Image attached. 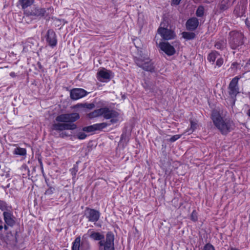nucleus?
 Wrapping results in <instances>:
<instances>
[{"label":"nucleus","instance_id":"obj_22","mask_svg":"<svg viewBox=\"0 0 250 250\" xmlns=\"http://www.w3.org/2000/svg\"><path fill=\"white\" fill-rule=\"evenodd\" d=\"M81 243V237H77L73 242L72 250H80Z\"/></svg>","mask_w":250,"mask_h":250},{"label":"nucleus","instance_id":"obj_11","mask_svg":"<svg viewBox=\"0 0 250 250\" xmlns=\"http://www.w3.org/2000/svg\"><path fill=\"white\" fill-rule=\"evenodd\" d=\"M102 109V116H103L106 119H111L110 122L112 123H115L117 122V120L114 118L117 117L119 115V114L117 112L113 110H110L106 107H103Z\"/></svg>","mask_w":250,"mask_h":250},{"label":"nucleus","instance_id":"obj_14","mask_svg":"<svg viewBox=\"0 0 250 250\" xmlns=\"http://www.w3.org/2000/svg\"><path fill=\"white\" fill-rule=\"evenodd\" d=\"M46 40L48 45L52 47L56 45L57 42L56 35L53 30L49 29L47 31Z\"/></svg>","mask_w":250,"mask_h":250},{"label":"nucleus","instance_id":"obj_17","mask_svg":"<svg viewBox=\"0 0 250 250\" xmlns=\"http://www.w3.org/2000/svg\"><path fill=\"white\" fill-rule=\"evenodd\" d=\"M199 25L198 20L196 18H192L188 20L186 22L187 28L189 30H195Z\"/></svg>","mask_w":250,"mask_h":250},{"label":"nucleus","instance_id":"obj_48","mask_svg":"<svg viewBox=\"0 0 250 250\" xmlns=\"http://www.w3.org/2000/svg\"><path fill=\"white\" fill-rule=\"evenodd\" d=\"M248 115L250 117V109H249L248 111Z\"/></svg>","mask_w":250,"mask_h":250},{"label":"nucleus","instance_id":"obj_5","mask_svg":"<svg viewBox=\"0 0 250 250\" xmlns=\"http://www.w3.org/2000/svg\"><path fill=\"white\" fill-rule=\"evenodd\" d=\"M80 118L77 113L62 114L56 117L55 121L57 122L72 124Z\"/></svg>","mask_w":250,"mask_h":250},{"label":"nucleus","instance_id":"obj_30","mask_svg":"<svg viewBox=\"0 0 250 250\" xmlns=\"http://www.w3.org/2000/svg\"><path fill=\"white\" fill-rule=\"evenodd\" d=\"M181 137L180 135H175L172 136L170 138H169V141L171 142H174L175 141L177 140Z\"/></svg>","mask_w":250,"mask_h":250},{"label":"nucleus","instance_id":"obj_47","mask_svg":"<svg viewBox=\"0 0 250 250\" xmlns=\"http://www.w3.org/2000/svg\"><path fill=\"white\" fill-rule=\"evenodd\" d=\"M246 24L248 26H249V22H248V19H246Z\"/></svg>","mask_w":250,"mask_h":250},{"label":"nucleus","instance_id":"obj_41","mask_svg":"<svg viewBox=\"0 0 250 250\" xmlns=\"http://www.w3.org/2000/svg\"><path fill=\"white\" fill-rule=\"evenodd\" d=\"M77 171V170L75 169V168H73L71 170V173L73 175H75Z\"/></svg>","mask_w":250,"mask_h":250},{"label":"nucleus","instance_id":"obj_19","mask_svg":"<svg viewBox=\"0 0 250 250\" xmlns=\"http://www.w3.org/2000/svg\"><path fill=\"white\" fill-rule=\"evenodd\" d=\"M90 237L94 240L103 241L104 235L100 232H92L90 235Z\"/></svg>","mask_w":250,"mask_h":250},{"label":"nucleus","instance_id":"obj_29","mask_svg":"<svg viewBox=\"0 0 250 250\" xmlns=\"http://www.w3.org/2000/svg\"><path fill=\"white\" fill-rule=\"evenodd\" d=\"M6 203L4 201L0 200V209L2 210H5L6 209Z\"/></svg>","mask_w":250,"mask_h":250},{"label":"nucleus","instance_id":"obj_18","mask_svg":"<svg viewBox=\"0 0 250 250\" xmlns=\"http://www.w3.org/2000/svg\"><path fill=\"white\" fill-rule=\"evenodd\" d=\"M3 214L5 223L8 226H13L15 224V221L12 218V214L6 211H4Z\"/></svg>","mask_w":250,"mask_h":250},{"label":"nucleus","instance_id":"obj_1","mask_svg":"<svg viewBox=\"0 0 250 250\" xmlns=\"http://www.w3.org/2000/svg\"><path fill=\"white\" fill-rule=\"evenodd\" d=\"M211 116L214 125L223 134H227L232 129V121L227 118H223L217 110L212 111Z\"/></svg>","mask_w":250,"mask_h":250},{"label":"nucleus","instance_id":"obj_43","mask_svg":"<svg viewBox=\"0 0 250 250\" xmlns=\"http://www.w3.org/2000/svg\"><path fill=\"white\" fill-rule=\"evenodd\" d=\"M3 222L2 220L0 219V230H1L3 229V226H2Z\"/></svg>","mask_w":250,"mask_h":250},{"label":"nucleus","instance_id":"obj_12","mask_svg":"<svg viewBox=\"0 0 250 250\" xmlns=\"http://www.w3.org/2000/svg\"><path fill=\"white\" fill-rule=\"evenodd\" d=\"M87 92L82 88H73L70 91V97L73 100L82 98L87 94Z\"/></svg>","mask_w":250,"mask_h":250},{"label":"nucleus","instance_id":"obj_33","mask_svg":"<svg viewBox=\"0 0 250 250\" xmlns=\"http://www.w3.org/2000/svg\"><path fill=\"white\" fill-rule=\"evenodd\" d=\"M224 60L222 58H219L217 60L216 64L217 66L220 67L223 63Z\"/></svg>","mask_w":250,"mask_h":250},{"label":"nucleus","instance_id":"obj_27","mask_svg":"<svg viewBox=\"0 0 250 250\" xmlns=\"http://www.w3.org/2000/svg\"><path fill=\"white\" fill-rule=\"evenodd\" d=\"M204 8L202 6H200L198 7L196 14L197 17H201L204 15Z\"/></svg>","mask_w":250,"mask_h":250},{"label":"nucleus","instance_id":"obj_40","mask_svg":"<svg viewBox=\"0 0 250 250\" xmlns=\"http://www.w3.org/2000/svg\"><path fill=\"white\" fill-rule=\"evenodd\" d=\"M191 218H192V219L193 221H196V220H197V217H196V216H194V211H193V212H192V215H191Z\"/></svg>","mask_w":250,"mask_h":250},{"label":"nucleus","instance_id":"obj_3","mask_svg":"<svg viewBox=\"0 0 250 250\" xmlns=\"http://www.w3.org/2000/svg\"><path fill=\"white\" fill-rule=\"evenodd\" d=\"M239 79L240 78L238 76L233 78L228 87V93L229 97L232 100L233 105L235 104L237 95L239 93V88L238 84Z\"/></svg>","mask_w":250,"mask_h":250},{"label":"nucleus","instance_id":"obj_6","mask_svg":"<svg viewBox=\"0 0 250 250\" xmlns=\"http://www.w3.org/2000/svg\"><path fill=\"white\" fill-rule=\"evenodd\" d=\"M77 128V125L74 124L64 123L63 122L54 123L52 124L51 129L60 132L65 130H73Z\"/></svg>","mask_w":250,"mask_h":250},{"label":"nucleus","instance_id":"obj_24","mask_svg":"<svg viewBox=\"0 0 250 250\" xmlns=\"http://www.w3.org/2000/svg\"><path fill=\"white\" fill-rule=\"evenodd\" d=\"M14 154L21 156H24L26 154V150L25 148L21 147H16L13 151Z\"/></svg>","mask_w":250,"mask_h":250},{"label":"nucleus","instance_id":"obj_34","mask_svg":"<svg viewBox=\"0 0 250 250\" xmlns=\"http://www.w3.org/2000/svg\"><path fill=\"white\" fill-rule=\"evenodd\" d=\"M77 138L79 139H84L86 138V135L83 132H80L77 135Z\"/></svg>","mask_w":250,"mask_h":250},{"label":"nucleus","instance_id":"obj_31","mask_svg":"<svg viewBox=\"0 0 250 250\" xmlns=\"http://www.w3.org/2000/svg\"><path fill=\"white\" fill-rule=\"evenodd\" d=\"M203 250H215V249L212 245L208 244L204 246Z\"/></svg>","mask_w":250,"mask_h":250},{"label":"nucleus","instance_id":"obj_42","mask_svg":"<svg viewBox=\"0 0 250 250\" xmlns=\"http://www.w3.org/2000/svg\"><path fill=\"white\" fill-rule=\"evenodd\" d=\"M238 65V63L236 62H234L232 63V66L234 67H237V65Z\"/></svg>","mask_w":250,"mask_h":250},{"label":"nucleus","instance_id":"obj_25","mask_svg":"<svg viewBox=\"0 0 250 250\" xmlns=\"http://www.w3.org/2000/svg\"><path fill=\"white\" fill-rule=\"evenodd\" d=\"M197 124L193 121H190V127L187 130L186 132H188V134H191L195 130Z\"/></svg>","mask_w":250,"mask_h":250},{"label":"nucleus","instance_id":"obj_2","mask_svg":"<svg viewBox=\"0 0 250 250\" xmlns=\"http://www.w3.org/2000/svg\"><path fill=\"white\" fill-rule=\"evenodd\" d=\"M228 43L232 49H239L244 44L243 34L236 31L230 32L228 37Z\"/></svg>","mask_w":250,"mask_h":250},{"label":"nucleus","instance_id":"obj_15","mask_svg":"<svg viewBox=\"0 0 250 250\" xmlns=\"http://www.w3.org/2000/svg\"><path fill=\"white\" fill-rule=\"evenodd\" d=\"M110 71L103 68L97 73V78L101 82H106L110 79Z\"/></svg>","mask_w":250,"mask_h":250},{"label":"nucleus","instance_id":"obj_26","mask_svg":"<svg viewBox=\"0 0 250 250\" xmlns=\"http://www.w3.org/2000/svg\"><path fill=\"white\" fill-rule=\"evenodd\" d=\"M183 37L188 40H192L195 38V35L194 33L184 32L182 33Z\"/></svg>","mask_w":250,"mask_h":250},{"label":"nucleus","instance_id":"obj_4","mask_svg":"<svg viewBox=\"0 0 250 250\" xmlns=\"http://www.w3.org/2000/svg\"><path fill=\"white\" fill-rule=\"evenodd\" d=\"M101 250H115L114 248V235L108 232L105 236V239L99 242Z\"/></svg>","mask_w":250,"mask_h":250},{"label":"nucleus","instance_id":"obj_28","mask_svg":"<svg viewBox=\"0 0 250 250\" xmlns=\"http://www.w3.org/2000/svg\"><path fill=\"white\" fill-rule=\"evenodd\" d=\"M55 190V188L53 187H49L45 191V195H51L53 193Z\"/></svg>","mask_w":250,"mask_h":250},{"label":"nucleus","instance_id":"obj_32","mask_svg":"<svg viewBox=\"0 0 250 250\" xmlns=\"http://www.w3.org/2000/svg\"><path fill=\"white\" fill-rule=\"evenodd\" d=\"M87 116L90 119L98 117L97 114H96V112L95 111V110L88 114Z\"/></svg>","mask_w":250,"mask_h":250},{"label":"nucleus","instance_id":"obj_13","mask_svg":"<svg viewBox=\"0 0 250 250\" xmlns=\"http://www.w3.org/2000/svg\"><path fill=\"white\" fill-rule=\"evenodd\" d=\"M159 46L162 50L168 56H171L175 53V50L174 47L170 45L168 42H160L159 44Z\"/></svg>","mask_w":250,"mask_h":250},{"label":"nucleus","instance_id":"obj_39","mask_svg":"<svg viewBox=\"0 0 250 250\" xmlns=\"http://www.w3.org/2000/svg\"><path fill=\"white\" fill-rule=\"evenodd\" d=\"M84 245H87L88 246V243L87 241L84 242L83 241L81 244V249L82 250L83 248V247Z\"/></svg>","mask_w":250,"mask_h":250},{"label":"nucleus","instance_id":"obj_35","mask_svg":"<svg viewBox=\"0 0 250 250\" xmlns=\"http://www.w3.org/2000/svg\"><path fill=\"white\" fill-rule=\"evenodd\" d=\"M84 107L88 108V109H92L95 107V104L93 103L91 104H84Z\"/></svg>","mask_w":250,"mask_h":250},{"label":"nucleus","instance_id":"obj_7","mask_svg":"<svg viewBox=\"0 0 250 250\" xmlns=\"http://www.w3.org/2000/svg\"><path fill=\"white\" fill-rule=\"evenodd\" d=\"M136 64L144 70L147 71L153 72L154 69L153 63L149 58L145 59H137L135 61Z\"/></svg>","mask_w":250,"mask_h":250},{"label":"nucleus","instance_id":"obj_45","mask_svg":"<svg viewBox=\"0 0 250 250\" xmlns=\"http://www.w3.org/2000/svg\"><path fill=\"white\" fill-rule=\"evenodd\" d=\"M38 66H39L40 68H42V66L40 62L38 63Z\"/></svg>","mask_w":250,"mask_h":250},{"label":"nucleus","instance_id":"obj_46","mask_svg":"<svg viewBox=\"0 0 250 250\" xmlns=\"http://www.w3.org/2000/svg\"><path fill=\"white\" fill-rule=\"evenodd\" d=\"M4 229L5 230H7L8 229V227L6 225H5L4 226Z\"/></svg>","mask_w":250,"mask_h":250},{"label":"nucleus","instance_id":"obj_20","mask_svg":"<svg viewBox=\"0 0 250 250\" xmlns=\"http://www.w3.org/2000/svg\"><path fill=\"white\" fill-rule=\"evenodd\" d=\"M34 1V0H19V2L21 5L22 9H25L28 7L30 6Z\"/></svg>","mask_w":250,"mask_h":250},{"label":"nucleus","instance_id":"obj_21","mask_svg":"<svg viewBox=\"0 0 250 250\" xmlns=\"http://www.w3.org/2000/svg\"><path fill=\"white\" fill-rule=\"evenodd\" d=\"M227 46V41L224 40H221L216 42L215 47L217 49L223 50Z\"/></svg>","mask_w":250,"mask_h":250},{"label":"nucleus","instance_id":"obj_8","mask_svg":"<svg viewBox=\"0 0 250 250\" xmlns=\"http://www.w3.org/2000/svg\"><path fill=\"white\" fill-rule=\"evenodd\" d=\"M84 214L88 221L91 222H97L100 217V213L99 211L89 208H86Z\"/></svg>","mask_w":250,"mask_h":250},{"label":"nucleus","instance_id":"obj_36","mask_svg":"<svg viewBox=\"0 0 250 250\" xmlns=\"http://www.w3.org/2000/svg\"><path fill=\"white\" fill-rule=\"evenodd\" d=\"M102 110H103L102 108L95 110V111L96 112V114H97L98 117L102 116V114H103Z\"/></svg>","mask_w":250,"mask_h":250},{"label":"nucleus","instance_id":"obj_38","mask_svg":"<svg viewBox=\"0 0 250 250\" xmlns=\"http://www.w3.org/2000/svg\"><path fill=\"white\" fill-rule=\"evenodd\" d=\"M181 0H172V3L174 5H178Z\"/></svg>","mask_w":250,"mask_h":250},{"label":"nucleus","instance_id":"obj_37","mask_svg":"<svg viewBox=\"0 0 250 250\" xmlns=\"http://www.w3.org/2000/svg\"><path fill=\"white\" fill-rule=\"evenodd\" d=\"M59 136L61 138H64L68 136V134L65 132H63V131H62L59 132Z\"/></svg>","mask_w":250,"mask_h":250},{"label":"nucleus","instance_id":"obj_9","mask_svg":"<svg viewBox=\"0 0 250 250\" xmlns=\"http://www.w3.org/2000/svg\"><path fill=\"white\" fill-rule=\"evenodd\" d=\"M46 10L44 8L39 7H33L30 10H25L24 14L27 17H35L37 18H41L45 15Z\"/></svg>","mask_w":250,"mask_h":250},{"label":"nucleus","instance_id":"obj_16","mask_svg":"<svg viewBox=\"0 0 250 250\" xmlns=\"http://www.w3.org/2000/svg\"><path fill=\"white\" fill-rule=\"evenodd\" d=\"M107 124L105 123L96 124L88 126L83 128L84 131L90 132L95 130H101L107 126Z\"/></svg>","mask_w":250,"mask_h":250},{"label":"nucleus","instance_id":"obj_49","mask_svg":"<svg viewBox=\"0 0 250 250\" xmlns=\"http://www.w3.org/2000/svg\"><path fill=\"white\" fill-rule=\"evenodd\" d=\"M26 46H24V48H23L24 50H26Z\"/></svg>","mask_w":250,"mask_h":250},{"label":"nucleus","instance_id":"obj_44","mask_svg":"<svg viewBox=\"0 0 250 250\" xmlns=\"http://www.w3.org/2000/svg\"><path fill=\"white\" fill-rule=\"evenodd\" d=\"M10 76H11L12 77H14L16 76V74L14 72H12L10 73Z\"/></svg>","mask_w":250,"mask_h":250},{"label":"nucleus","instance_id":"obj_10","mask_svg":"<svg viewBox=\"0 0 250 250\" xmlns=\"http://www.w3.org/2000/svg\"><path fill=\"white\" fill-rule=\"evenodd\" d=\"M157 32L164 40H172L176 37L173 30L161 26L158 28Z\"/></svg>","mask_w":250,"mask_h":250},{"label":"nucleus","instance_id":"obj_23","mask_svg":"<svg viewBox=\"0 0 250 250\" xmlns=\"http://www.w3.org/2000/svg\"><path fill=\"white\" fill-rule=\"evenodd\" d=\"M218 55L219 54L217 51H212L208 54L207 59L209 62L213 63Z\"/></svg>","mask_w":250,"mask_h":250}]
</instances>
